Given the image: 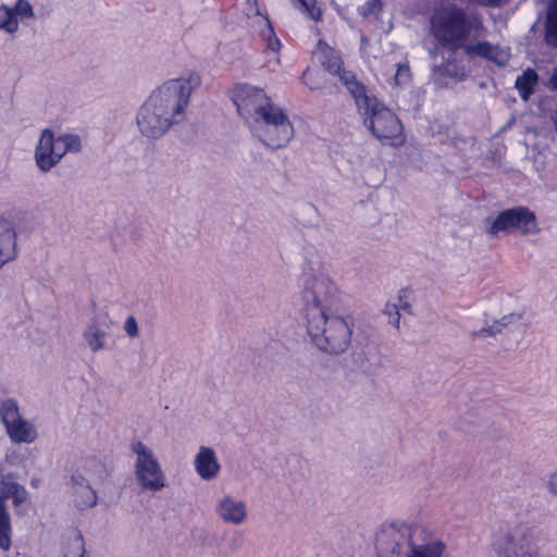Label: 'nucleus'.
Listing matches in <instances>:
<instances>
[{
  "label": "nucleus",
  "instance_id": "nucleus-1",
  "mask_svg": "<svg viewBox=\"0 0 557 557\" xmlns=\"http://www.w3.org/2000/svg\"><path fill=\"white\" fill-rule=\"evenodd\" d=\"M201 84L198 73L168 79L157 87L139 108L136 123L148 139L161 138L173 125L185 120L190 96Z\"/></svg>",
  "mask_w": 557,
  "mask_h": 557
},
{
  "label": "nucleus",
  "instance_id": "nucleus-2",
  "mask_svg": "<svg viewBox=\"0 0 557 557\" xmlns=\"http://www.w3.org/2000/svg\"><path fill=\"white\" fill-rule=\"evenodd\" d=\"M231 99L251 134L264 146L280 149L294 137L289 117L263 89L237 84L231 91Z\"/></svg>",
  "mask_w": 557,
  "mask_h": 557
},
{
  "label": "nucleus",
  "instance_id": "nucleus-3",
  "mask_svg": "<svg viewBox=\"0 0 557 557\" xmlns=\"http://www.w3.org/2000/svg\"><path fill=\"white\" fill-rule=\"evenodd\" d=\"M376 549L382 557H442L445 544L431 539L421 524H384L376 534Z\"/></svg>",
  "mask_w": 557,
  "mask_h": 557
},
{
  "label": "nucleus",
  "instance_id": "nucleus-4",
  "mask_svg": "<svg viewBox=\"0 0 557 557\" xmlns=\"http://www.w3.org/2000/svg\"><path fill=\"white\" fill-rule=\"evenodd\" d=\"M430 24L437 42L451 50L461 48L473 29L482 28L476 16L469 15L465 9L450 2L441 3L434 9Z\"/></svg>",
  "mask_w": 557,
  "mask_h": 557
},
{
  "label": "nucleus",
  "instance_id": "nucleus-5",
  "mask_svg": "<svg viewBox=\"0 0 557 557\" xmlns=\"http://www.w3.org/2000/svg\"><path fill=\"white\" fill-rule=\"evenodd\" d=\"M349 91L356 100L363 123L379 140H401L403 125L395 113L386 108L376 97L370 95L366 86L348 79Z\"/></svg>",
  "mask_w": 557,
  "mask_h": 557
},
{
  "label": "nucleus",
  "instance_id": "nucleus-6",
  "mask_svg": "<svg viewBox=\"0 0 557 557\" xmlns=\"http://www.w3.org/2000/svg\"><path fill=\"white\" fill-rule=\"evenodd\" d=\"M306 320L308 334L320 350L338 355L349 347L352 334L350 318L313 309Z\"/></svg>",
  "mask_w": 557,
  "mask_h": 557
},
{
  "label": "nucleus",
  "instance_id": "nucleus-7",
  "mask_svg": "<svg viewBox=\"0 0 557 557\" xmlns=\"http://www.w3.org/2000/svg\"><path fill=\"white\" fill-rule=\"evenodd\" d=\"M82 147L78 135L72 133L55 135L52 129L45 128L34 149V162L40 172L48 173L62 161L66 153H77Z\"/></svg>",
  "mask_w": 557,
  "mask_h": 557
},
{
  "label": "nucleus",
  "instance_id": "nucleus-8",
  "mask_svg": "<svg viewBox=\"0 0 557 557\" xmlns=\"http://www.w3.org/2000/svg\"><path fill=\"white\" fill-rule=\"evenodd\" d=\"M492 548L497 557H536L532 534L525 525H502L493 535Z\"/></svg>",
  "mask_w": 557,
  "mask_h": 557
},
{
  "label": "nucleus",
  "instance_id": "nucleus-9",
  "mask_svg": "<svg viewBox=\"0 0 557 557\" xmlns=\"http://www.w3.org/2000/svg\"><path fill=\"white\" fill-rule=\"evenodd\" d=\"M131 449L135 454L134 473L143 490L159 492L165 486V476L154 453L140 441L133 442Z\"/></svg>",
  "mask_w": 557,
  "mask_h": 557
},
{
  "label": "nucleus",
  "instance_id": "nucleus-10",
  "mask_svg": "<svg viewBox=\"0 0 557 557\" xmlns=\"http://www.w3.org/2000/svg\"><path fill=\"white\" fill-rule=\"evenodd\" d=\"M337 294L335 283L323 274L305 273L302 277L301 297L305 302L306 319L313 309H331Z\"/></svg>",
  "mask_w": 557,
  "mask_h": 557
},
{
  "label": "nucleus",
  "instance_id": "nucleus-11",
  "mask_svg": "<svg viewBox=\"0 0 557 557\" xmlns=\"http://www.w3.org/2000/svg\"><path fill=\"white\" fill-rule=\"evenodd\" d=\"M488 232L491 235L500 232L534 235L540 228L535 213L527 207L518 206L502 211L492 222Z\"/></svg>",
  "mask_w": 557,
  "mask_h": 557
},
{
  "label": "nucleus",
  "instance_id": "nucleus-12",
  "mask_svg": "<svg viewBox=\"0 0 557 557\" xmlns=\"http://www.w3.org/2000/svg\"><path fill=\"white\" fill-rule=\"evenodd\" d=\"M214 512L226 524L242 525L248 519L247 503L230 493H225L216 498Z\"/></svg>",
  "mask_w": 557,
  "mask_h": 557
},
{
  "label": "nucleus",
  "instance_id": "nucleus-13",
  "mask_svg": "<svg viewBox=\"0 0 557 557\" xmlns=\"http://www.w3.org/2000/svg\"><path fill=\"white\" fill-rule=\"evenodd\" d=\"M28 493L12 474L0 475V519L10 523V516L5 507V500L12 499L13 506L20 510L27 502Z\"/></svg>",
  "mask_w": 557,
  "mask_h": 557
},
{
  "label": "nucleus",
  "instance_id": "nucleus-14",
  "mask_svg": "<svg viewBox=\"0 0 557 557\" xmlns=\"http://www.w3.org/2000/svg\"><path fill=\"white\" fill-rule=\"evenodd\" d=\"M314 57L330 74L338 76L348 90L350 85L348 83L349 76H351L352 82H358L351 72L343 69V61L339 53L325 41L319 40L314 50Z\"/></svg>",
  "mask_w": 557,
  "mask_h": 557
},
{
  "label": "nucleus",
  "instance_id": "nucleus-15",
  "mask_svg": "<svg viewBox=\"0 0 557 557\" xmlns=\"http://www.w3.org/2000/svg\"><path fill=\"white\" fill-rule=\"evenodd\" d=\"M108 336V318L103 314H95L83 331V338L92 352L106 348Z\"/></svg>",
  "mask_w": 557,
  "mask_h": 557
},
{
  "label": "nucleus",
  "instance_id": "nucleus-16",
  "mask_svg": "<svg viewBox=\"0 0 557 557\" xmlns=\"http://www.w3.org/2000/svg\"><path fill=\"white\" fill-rule=\"evenodd\" d=\"M194 468L201 480H214L221 471V465L214 449L208 446H200L194 457Z\"/></svg>",
  "mask_w": 557,
  "mask_h": 557
},
{
  "label": "nucleus",
  "instance_id": "nucleus-17",
  "mask_svg": "<svg viewBox=\"0 0 557 557\" xmlns=\"http://www.w3.org/2000/svg\"><path fill=\"white\" fill-rule=\"evenodd\" d=\"M462 48L466 54L484 58L497 65H505L510 58L508 50L493 46L485 40L463 45Z\"/></svg>",
  "mask_w": 557,
  "mask_h": 557
},
{
  "label": "nucleus",
  "instance_id": "nucleus-18",
  "mask_svg": "<svg viewBox=\"0 0 557 557\" xmlns=\"http://www.w3.org/2000/svg\"><path fill=\"white\" fill-rule=\"evenodd\" d=\"M72 476H82L84 482L97 484L106 478L103 463L94 457H87L79 461V466Z\"/></svg>",
  "mask_w": 557,
  "mask_h": 557
},
{
  "label": "nucleus",
  "instance_id": "nucleus-19",
  "mask_svg": "<svg viewBox=\"0 0 557 557\" xmlns=\"http://www.w3.org/2000/svg\"><path fill=\"white\" fill-rule=\"evenodd\" d=\"M15 231L10 221L0 219V268L15 256Z\"/></svg>",
  "mask_w": 557,
  "mask_h": 557
},
{
  "label": "nucleus",
  "instance_id": "nucleus-20",
  "mask_svg": "<svg viewBox=\"0 0 557 557\" xmlns=\"http://www.w3.org/2000/svg\"><path fill=\"white\" fill-rule=\"evenodd\" d=\"M74 502L79 509L91 508L97 504V494L91 483L84 482L82 476H72Z\"/></svg>",
  "mask_w": 557,
  "mask_h": 557
},
{
  "label": "nucleus",
  "instance_id": "nucleus-21",
  "mask_svg": "<svg viewBox=\"0 0 557 557\" xmlns=\"http://www.w3.org/2000/svg\"><path fill=\"white\" fill-rule=\"evenodd\" d=\"M7 432L15 443H32L37 437V432L32 423L22 417L13 423L5 425Z\"/></svg>",
  "mask_w": 557,
  "mask_h": 557
},
{
  "label": "nucleus",
  "instance_id": "nucleus-22",
  "mask_svg": "<svg viewBox=\"0 0 557 557\" xmlns=\"http://www.w3.org/2000/svg\"><path fill=\"white\" fill-rule=\"evenodd\" d=\"M522 319L523 314L521 312H512L510 314L504 315L500 320L495 321L492 325L482 327L481 330L474 332L473 336L482 338L486 336H494L498 333H502L505 329L518 324Z\"/></svg>",
  "mask_w": 557,
  "mask_h": 557
},
{
  "label": "nucleus",
  "instance_id": "nucleus-23",
  "mask_svg": "<svg viewBox=\"0 0 557 557\" xmlns=\"http://www.w3.org/2000/svg\"><path fill=\"white\" fill-rule=\"evenodd\" d=\"M433 71L438 75L449 77L458 82L465 81L468 76L465 66L458 63L456 60H448L442 65H436L434 66Z\"/></svg>",
  "mask_w": 557,
  "mask_h": 557
},
{
  "label": "nucleus",
  "instance_id": "nucleus-24",
  "mask_svg": "<svg viewBox=\"0 0 557 557\" xmlns=\"http://www.w3.org/2000/svg\"><path fill=\"white\" fill-rule=\"evenodd\" d=\"M537 82V74L533 70H527L522 75L516 78L515 86L519 90L520 96L527 100L533 92V86Z\"/></svg>",
  "mask_w": 557,
  "mask_h": 557
},
{
  "label": "nucleus",
  "instance_id": "nucleus-25",
  "mask_svg": "<svg viewBox=\"0 0 557 557\" xmlns=\"http://www.w3.org/2000/svg\"><path fill=\"white\" fill-rule=\"evenodd\" d=\"M545 38L548 45L557 47V2L549 4L546 18Z\"/></svg>",
  "mask_w": 557,
  "mask_h": 557
},
{
  "label": "nucleus",
  "instance_id": "nucleus-26",
  "mask_svg": "<svg viewBox=\"0 0 557 557\" xmlns=\"http://www.w3.org/2000/svg\"><path fill=\"white\" fill-rule=\"evenodd\" d=\"M259 20L261 23V28L259 32L261 38L267 42V47L270 50L277 52L281 48V41L276 37L270 21L263 16H260Z\"/></svg>",
  "mask_w": 557,
  "mask_h": 557
},
{
  "label": "nucleus",
  "instance_id": "nucleus-27",
  "mask_svg": "<svg viewBox=\"0 0 557 557\" xmlns=\"http://www.w3.org/2000/svg\"><path fill=\"white\" fill-rule=\"evenodd\" d=\"M0 418L4 425L13 423L16 419L21 418L15 399L9 398L0 403Z\"/></svg>",
  "mask_w": 557,
  "mask_h": 557
},
{
  "label": "nucleus",
  "instance_id": "nucleus-28",
  "mask_svg": "<svg viewBox=\"0 0 557 557\" xmlns=\"http://www.w3.org/2000/svg\"><path fill=\"white\" fill-rule=\"evenodd\" d=\"M12 14L9 7L4 4L0 5V30L11 35L18 29V22H16V18H14Z\"/></svg>",
  "mask_w": 557,
  "mask_h": 557
},
{
  "label": "nucleus",
  "instance_id": "nucleus-29",
  "mask_svg": "<svg viewBox=\"0 0 557 557\" xmlns=\"http://www.w3.org/2000/svg\"><path fill=\"white\" fill-rule=\"evenodd\" d=\"M10 11L13 13L12 15L18 20L33 17L34 11L30 3L27 0H17L13 8H10Z\"/></svg>",
  "mask_w": 557,
  "mask_h": 557
},
{
  "label": "nucleus",
  "instance_id": "nucleus-30",
  "mask_svg": "<svg viewBox=\"0 0 557 557\" xmlns=\"http://www.w3.org/2000/svg\"><path fill=\"white\" fill-rule=\"evenodd\" d=\"M411 81V71L409 64L406 63H398L396 73L393 77V84L394 86H405L408 85Z\"/></svg>",
  "mask_w": 557,
  "mask_h": 557
},
{
  "label": "nucleus",
  "instance_id": "nucleus-31",
  "mask_svg": "<svg viewBox=\"0 0 557 557\" xmlns=\"http://www.w3.org/2000/svg\"><path fill=\"white\" fill-rule=\"evenodd\" d=\"M299 9L302 10L311 20L318 21L321 16V11L315 5V0H297Z\"/></svg>",
  "mask_w": 557,
  "mask_h": 557
},
{
  "label": "nucleus",
  "instance_id": "nucleus-32",
  "mask_svg": "<svg viewBox=\"0 0 557 557\" xmlns=\"http://www.w3.org/2000/svg\"><path fill=\"white\" fill-rule=\"evenodd\" d=\"M64 557H86L84 541L81 536L73 540Z\"/></svg>",
  "mask_w": 557,
  "mask_h": 557
},
{
  "label": "nucleus",
  "instance_id": "nucleus-33",
  "mask_svg": "<svg viewBox=\"0 0 557 557\" xmlns=\"http://www.w3.org/2000/svg\"><path fill=\"white\" fill-rule=\"evenodd\" d=\"M11 546V527L10 523L0 519V548L8 550Z\"/></svg>",
  "mask_w": 557,
  "mask_h": 557
},
{
  "label": "nucleus",
  "instance_id": "nucleus-34",
  "mask_svg": "<svg viewBox=\"0 0 557 557\" xmlns=\"http://www.w3.org/2000/svg\"><path fill=\"white\" fill-rule=\"evenodd\" d=\"M384 313L388 315L389 324L394 325L395 327H399L400 313L398 305L386 304Z\"/></svg>",
  "mask_w": 557,
  "mask_h": 557
},
{
  "label": "nucleus",
  "instance_id": "nucleus-35",
  "mask_svg": "<svg viewBox=\"0 0 557 557\" xmlns=\"http://www.w3.org/2000/svg\"><path fill=\"white\" fill-rule=\"evenodd\" d=\"M123 329L131 338H135L139 335L138 322L134 315H128L126 318Z\"/></svg>",
  "mask_w": 557,
  "mask_h": 557
},
{
  "label": "nucleus",
  "instance_id": "nucleus-36",
  "mask_svg": "<svg viewBox=\"0 0 557 557\" xmlns=\"http://www.w3.org/2000/svg\"><path fill=\"white\" fill-rule=\"evenodd\" d=\"M302 83L309 87L311 90H315L320 88V84L318 82L317 74L311 72L310 70H306L302 74Z\"/></svg>",
  "mask_w": 557,
  "mask_h": 557
},
{
  "label": "nucleus",
  "instance_id": "nucleus-37",
  "mask_svg": "<svg viewBox=\"0 0 557 557\" xmlns=\"http://www.w3.org/2000/svg\"><path fill=\"white\" fill-rule=\"evenodd\" d=\"M548 487L552 493L557 495V469L550 474Z\"/></svg>",
  "mask_w": 557,
  "mask_h": 557
},
{
  "label": "nucleus",
  "instance_id": "nucleus-38",
  "mask_svg": "<svg viewBox=\"0 0 557 557\" xmlns=\"http://www.w3.org/2000/svg\"><path fill=\"white\" fill-rule=\"evenodd\" d=\"M475 1L480 4L492 5V7H498V5H502L506 2H508V0H475Z\"/></svg>",
  "mask_w": 557,
  "mask_h": 557
},
{
  "label": "nucleus",
  "instance_id": "nucleus-39",
  "mask_svg": "<svg viewBox=\"0 0 557 557\" xmlns=\"http://www.w3.org/2000/svg\"><path fill=\"white\" fill-rule=\"evenodd\" d=\"M549 86L552 89L557 90V67L554 70V72L549 78Z\"/></svg>",
  "mask_w": 557,
  "mask_h": 557
},
{
  "label": "nucleus",
  "instance_id": "nucleus-40",
  "mask_svg": "<svg viewBox=\"0 0 557 557\" xmlns=\"http://www.w3.org/2000/svg\"><path fill=\"white\" fill-rule=\"evenodd\" d=\"M398 307H399V309H403L404 311H410V305L407 302H404V304L399 305Z\"/></svg>",
  "mask_w": 557,
  "mask_h": 557
},
{
  "label": "nucleus",
  "instance_id": "nucleus-41",
  "mask_svg": "<svg viewBox=\"0 0 557 557\" xmlns=\"http://www.w3.org/2000/svg\"><path fill=\"white\" fill-rule=\"evenodd\" d=\"M436 54H437V48H434L433 50H431V51H430V55H431L432 58H435V57H436Z\"/></svg>",
  "mask_w": 557,
  "mask_h": 557
}]
</instances>
